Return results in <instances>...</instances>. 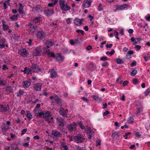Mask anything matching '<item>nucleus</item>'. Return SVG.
I'll return each mask as SVG.
<instances>
[{"label": "nucleus", "instance_id": "f257e3e1", "mask_svg": "<svg viewBox=\"0 0 150 150\" xmlns=\"http://www.w3.org/2000/svg\"><path fill=\"white\" fill-rule=\"evenodd\" d=\"M56 120L59 126V128L61 130L63 129L66 122L64 119L61 117H57Z\"/></svg>", "mask_w": 150, "mask_h": 150}, {"label": "nucleus", "instance_id": "f03ea898", "mask_svg": "<svg viewBox=\"0 0 150 150\" xmlns=\"http://www.w3.org/2000/svg\"><path fill=\"white\" fill-rule=\"evenodd\" d=\"M59 6L60 8L62 10L65 11L69 10L70 7L68 5L67 2L63 0H59Z\"/></svg>", "mask_w": 150, "mask_h": 150}, {"label": "nucleus", "instance_id": "7ed1b4c3", "mask_svg": "<svg viewBox=\"0 0 150 150\" xmlns=\"http://www.w3.org/2000/svg\"><path fill=\"white\" fill-rule=\"evenodd\" d=\"M11 123V121L9 120L7 121L6 122L2 123L1 128L3 132H6L10 128Z\"/></svg>", "mask_w": 150, "mask_h": 150}, {"label": "nucleus", "instance_id": "20e7f679", "mask_svg": "<svg viewBox=\"0 0 150 150\" xmlns=\"http://www.w3.org/2000/svg\"><path fill=\"white\" fill-rule=\"evenodd\" d=\"M51 112L48 111H45L44 113L43 112H38V116H39L40 117H43L45 118V120L46 118L50 117V116L51 115Z\"/></svg>", "mask_w": 150, "mask_h": 150}, {"label": "nucleus", "instance_id": "39448f33", "mask_svg": "<svg viewBox=\"0 0 150 150\" xmlns=\"http://www.w3.org/2000/svg\"><path fill=\"white\" fill-rule=\"evenodd\" d=\"M5 46L8 47V44L6 39L4 38L0 39V48L3 49Z\"/></svg>", "mask_w": 150, "mask_h": 150}, {"label": "nucleus", "instance_id": "423d86ee", "mask_svg": "<svg viewBox=\"0 0 150 150\" xmlns=\"http://www.w3.org/2000/svg\"><path fill=\"white\" fill-rule=\"evenodd\" d=\"M68 112V110L61 107L59 109V113L60 115L63 117H67V114Z\"/></svg>", "mask_w": 150, "mask_h": 150}, {"label": "nucleus", "instance_id": "0eeeda50", "mask_svg": "<svg viewBox=\"0 0 150 150\" xmlns=\"http://www.w3.org/2000/svg\"><path fill=\"white\" fill-rule=\"evenodd\" d=\"M18 53L23 57H27L29 55V53L27 52L26 49L22 48L18 52Z\"/></svg>", "mask_w": 150, "mask_h": 150}, {"label": "nucleus", "instance_id": "6e6552de", "mask_svg": "<svg viewBox=\"0 0 150 150\" xmlns=\"http://www.w3.org/2000/svg\"><path fill=\"white\" fill-rule=\"evenodd\" d=\"M84 130L86 132V133L88 136V138L90 139L93 135V130L90 127H87Z\"/></svg>", "mask_w": 150, "mask_h": 150}, {"label": "nucleus", "instance_id": "1a4fd4ad", "mask_svg": "<svg viewBox=\"0 0 150 150\" xmlns=\"http://www.w3.org/2000/svg\"><path fill=\"white\" fill-rule=\"evenodd\" d=\"M54 58L57 61L63 62L64 59V57L61 53H57L55 55Z\"/></svg>", "mask_w": 150, "mask_h": 150}, {"label": "nucleus", "instance_id": "9d476101", "mask_svg": "<svg viewBox=\"0 0 150 150\" xmlns=\"http://www.w3.org/2000/svg\"><path fill=\"white\" fill-rule=\"evenodd\" d=\"M92 2V0H84L82 4L83 7L84 8H89L91 6Z\"/></svg>", "mask_w": 150, "mask_h": 150}, {"label": "nucleus", "instance_id": "9b49d317", "mask_svg": "<svg viewBox=\"0 0 150 150\" xmlns=\"http://www.w3.org/2000/svg\"><path fill=\"white\" fill-rule=\"evenodd\" d=\"M24 70H21V72H23L24 74H27L28 75L32 74L33 73L30 67L28 68L27 67H25L24 68Z\"/></svg>", "mask_w": 150, "mask_h": 150}, {"label": "nucleus", "instance_id": "f8f14e48", "mask_svg": "<svg viewBox=\"0 0 150 150\" xmlns=\"http://www.w3.org/2000/svg\"><path fill=\"white\" fill-rule=\"evenodd\" d=\"M44 12L46 16H49L54 13V11L52 9H47L46 10H44Z\"/></svg>", "mask_w": 150, "mask_h": 150}, {"label": "nucleus", "instance_id": "ddd939ff", "mask_svg": "<svg viewBox=\"0 0 150 150\" xmlns=\"http://www.w3.org/2000/svg\"><path fill=\"white\" fill-rule=\"evenodd\" d=\"M51 133L52 135L57 138H60L62 136V134L56 130H52Z\"/></svg>", "mask_w": 150, "mask_h": 150}, {"label": "nucleus", "instance_id": "4468645a", "mask_svg": "<svg viewBox=\"0 0 150 150\" xmlns=\"http://www.w3.org/2000/svg\"><path fill=\"white\" fill-rule=\"evenodd\" d=\"M46 33L43 31H38V39L40 40L45 39L46 37Z\"/></svg>", "mask_w": 150, "mask_h": 150}, {"label": "nucleus", "instance_id": "2eb2a0df", "mask_svg": "<svg viewBox=\"0 0 150 150\" xmlns=\"http://www.w3.org/2000/svg\"><path fill=\"white\" fill-rule=\"evenodd\" d=\"M0 109L1 112H6L9 109V106L8 105H4L1 104L0 105Z\"/></svg>", "mask_w": 150, "mask_h": 150}, {"label": "nucleus", "instance_id": "dca6fc26", "mask_svg": "<svg viewBox=\"0 0 150 150\" xmlns=\"http://www.w3.org/2000/svg\"><path fill=\"white\" fill-rule=\"evenodd\" d=\"M83 20V19H80L78 18H75L74 19V24L76 26H80L82 24Z\"/></svg>", "mask_w": 150, "mask_h": 150}, {"label": "nucleus", "instance_id": "f3484780", "mask_svg": "<svg viewBox=\"0 0 150 150\" xmlns=\"http://www.w3.org/2000/svg\"><path fill=\"white\" fill-rule=\"evenodd\" d=\"M50 76L51 78H56L57 76V72L55 71L54 69H52L50 71Z\"/></svg>", "mask_w": 150, "mask_h": 150}, {"label": "nucleus", "instance_id": "a211bd4d", "mask_svg": "<svg viewBox=\"0 0 150 150\" xmlns=\"http://www.w3.org/2000/svg\"><path fill=\"white\" fill-rule=\"evenodd\" d=\"M30 26V31L32 33H34L37 29V26L33 24L30 23L28 24Z\"/></svg>", "mask_w": 150, "mask_h": 150}, {"label": "nucleus", "instance_id": "6ab92c4d", "mask_svg": "<svg viewBox=\"0 0 150 150\" xmlns=\"http://www.w3.org/2000/svg\"><path fill=\"white\" fill-rule=\"evenodd\" d=\"M130 40L132 42H133V44L136 45L142 40V39L141 38H134L133 37H132L131 38Z\"/></svg>", "mask_w": 150, "mask_h": 150}, {"label": "nucleus", "instance_id": "aec40b11", "mask_svg": "<svg viewBox=\"0 0 150 150\" xmlns=\"http://www.w3.org/2000/svg\"><path fill=\"white\" fill-rule=\"evenodd\" d=\"M33 73L38 72V65L37 64H33L30 67Z\"/></svg>", "mask_w": 150, "mask_h": 150}, {"label": "nucleus", "instance_id": "412c9836", "mask_svg": "<svg viewBox=\"0 0 150 150\" xmlns=\"http://www.w3.org/2000/svg\"><path fill=\"white\" fill-rule=\"evenodd\" d=\"M30 83L31 82L30 80L23 81V86L25 88H28L29 87Z\"/></svg>", "mask_w": 150, "mask_h": 150}, {"label": "nucleus", "instance_id": "4be33fe9", "mask_svg": "<svg viewBox=\"0 0 150 150\" xmlns=\"http://www.w3.org/2000/svg\"><path fill=\"white\" fill-rule=\"evenodd\" d=\"M24 93V91L22 89H20L18 91L15 93V94H16L17 96L21 98V96L23 95Z\"/></svg>", "mask_w": 150, "mask_h": 150}, {"label": "nucleus", "instance_id": "5701e85b", "mask_svg": "<svg viewBox=\"0 0 150 150\" xmlns=\"http://www.w3.org/2000/svg\"><path fill=\"white\" fill-rule=\"evenodd\" d=\"M5 88V91L7 94H9L13 92V89L10 86L6 87Z\"/></svg>", "mask_w": 150, "mask_h": 150}, {"label": "nucleus", "instance_id": "b1692460", "mask_svg": "<svg viewBox=\"0 0 150 150\" xmlns=\"http://www.w3.org/2000/svg\"><path fill=\"white\" fill-rule=\"evenodd\" d=\"M54 100L55 102L57 103L58 105H60L61 104L62 102L61 100L57 95L54 96Z\"/></svg>", "mask_w": 150, "mask_h": 150}, {"label": "nucleus", "instance_id": "393cba45", "mask_svg": "<svg viewBox=\"0 0 150 150\" xmlns=\"http://www.w3.org/2000/svg\"><path fill=\"white\" fill-rule=\"evenodd\" d=\"M46 45L47 47L49 48L50 47L54 45V42L52 41H50L47 40L46 42Z\"/></svg>", "mask_w": 150, "mask_h": 150}, {"label": "nucleus", "instance_id": "a878e982", "mask_svg": "<svg viewBox=\"0 0 150 150\" xmlns=\"http://www.w3.org/2000/svg\"><path fill=\"white\" fill-rule=\"evenodd\" d=\"M93 98L98 103H100L102 100L101 98L99 97L98 96L94 95Z\"/></svg>", "mask_w": 150, "mask_h": 150}, {"label": "nucleus", "instance_id": "bb28decb", "mask_svg": "<svg viewBox=\"0 0 150 150\" xmlns=\"http://www.w3.org/2000/svg\"><path fill=\"white\" fill-rule=\"evenodd\" d=\"M67 128L70 132H72L76 127L73 124L71 123L67 125Z\"/></svg>", "mask_w": 150, "mask_h": 150}, {"label": "nucleus", "instance_id": "cd10ccee", "mask_svg": "<svg viewBox=\"0 0 150 150\" xmlns=\"http://www.w3.org/2000/svg\"><path fill=\"white\" fill-rule=\"evenodd\" d=\"M19 6L18 9V11L20 14H23V7L22 4L21 3H19Z\"/></svg>", "mask_w": 150, "mask_h": 150}, {"label": "nucleus", "instance_id": "c85d7f7f", "mask_svg": "<svg viewBox=\"0 0 150 150\" xmlns=\"http://www.w3.org/2000/svg\"><path fill=\"white\" fill-rule=\"evenodd\" d=\"M78 124L82 130H85L86 127H88L87 126H84L82 121L79 122H78Z\"/></svg>", "mask_w": 150, "mask_h": 150}, {"label": "nucleus", "instance_id": "c756f323", "mask_svg": "<svg viewBox=\"0 0 150 150\" xmlns=\"http://www.w3.org/2000/svg\"><path fill=\"white\" fill-rule=\"evenodd\" d=\"M2 28L4 31H6L9 28V26L4 24V21H2Z\"/></svg>", "mask_w": 150, "mask_h": 150}, {"label": "nucleus", "instance_id": "7c9ffc66", "mask_svg": "<svg viewBox=\"0 0 150 150\" xmlns=\"http://www.w3.org/2000/svg\"><path fill=\"white\" fill-rule=\"evenodd\" d=\"M27 113L26 115V117L28 118L29 120H30L32 118L31 113L29 111H26Z\"/></svg>", "mask_w": 150, "mask_h": 150}, {"label": "nucleus", "instance_id": "2f4dec72", "mask_svg": "<svg viewBox=\"0 0 150 150\" xmlns=\"http://www.w3.org/2000/svg\"><path fill=\"white\" fill-rule=\"evenodd\" d=\"M75 139L76 141L79 142H83V139L81 136L80 135H78L76 136L75 137Z\"/></svg>", "mask_w": 150, "mask_h": 150}, {"label": "nucleus", "instance_id": "473e14b6", "mask_svg": "<svg viewBox=\"0 0 150 150\" xmlns=\"http://www.w3.org/2000/svg\"><path fill=\"white\" fill-rule=\"evenodd\" d=\"M120 134L118 132H112V137L113 138H116L118 139H119L120 137Z\"/></svg>", "mask_w": 150, "mask_h": 150}, {"label": "nucleus", "instance_id": "72a5a7b5", "mask_svg": "<svg viewBox=\"0 0 150 150\" xmlns=\"http://www.w3.org/2000/svg\"><path fill=\"white\" fill-rule=\"evenodd\" d=\"M58 1V0H54V3L52 2V3H49L48 4V6L52 7L54 6L55 5L57 4Z\"/></svg>", "mask_w": 150, "mask_h": 150}, {"label": "nucleus", "instance_id": "f704fd0d", "mask_svg": "<svg viewBox=\"0 0 150 150\" xmlns=\"http://www.w3.org/2000/svg\"><path fill=\"white\" fill-rule=\"evenodd\" d=\"M7 81L5 80H3L0 79V86L3 85L5 86L6 85Z\"/></svg>", "mask_w": 150, "mask_h": 150}, {"label": "nucleus", "instance_id": "c9c22d12", "mask_svg": "<svg viewBox=\"0 0 150 150\" xmlns=\"http://www.w3.org/2000/svg\"><path fill=\"white\" fill-rule=\"evenodd\" d=\"M47 55V56L49 57H53V58H54L55 55L54 52H48Z\"/></svg>", "mask_w": 150, "mask_h": 150}, {"label": "nucleus", "instance_id": "e433bc0d", "mask_svg": "<svg viewBox=\"0 0 150 150\" xmlns=\"http://www.w3.org/2000/svg\"><path fill=\"white\" fill-rule=\"evenodd\" d=\"M115 62L118 64H124V61L121 59L117 58L116 59Z\"/></svg>", "mask_w": 150, "mask_h": 150}, {"label": "nucleus", "instance_id": "4c0bfd02", "mask_svg": "<svg viewBox=\"0 0 150 150\" xmlns=\"http://www.w3.org/2000/svg\"><path fill=\"white\" fill-rule=\"evenodd\" d=\"M134 120L133 117L130 116L129 118L128 122L129 123L132 124L133 123Z\"/></svg>", "mask_w": 150, "mask_h": 150}, {"label": "nucleus", "instance_id": "58836bf2", "mask_svg": "<svg viewBox=\"0 0 150 150\" xmlns=\"http://www.w3.org/2000/svg\"><path fill=\"white\" fill-rule=\"evenodd\" d=\"M48 48H47L46 47H44L43 48V53L44 54H47L50 51V49H48Z\"/></svg>", "mask_w": 150, "mask_h": 150}, {"label": "nucleus", "instance_id": "ea45409f", "mask_svg": "<svg viewBox=\"0 0 150 150\" xmlns=\"http://www.w3.org/2000/svg\"><path fill=\"white\" fill-rule=\"evenodd\" d=\"M33 112L35 114V115L38 116V104H36V107L33 110Z\"/></svg>", "mask_w": 150, "mask_h": 150}, {"label": "nucleus", "instance_id": "a19ab883", "mask_svg": "<svg viewBox=\"0 0 150 150\" xmlns=\"http://www.w3.org/2000/svg\"><path fill=\"white\" fill-rule=\"evenodd\" d=\"M142 108H137V112L136 114L139 115L140 113L142 112Z\"/></svg>", "mask_w": 150, "mask_h": 150}, {"label": "nucleus", "instance_id": "79ce46f5", "mask_svg": "<svg viewBox=\"0 0 150 150\" xmlns=\"http://www.w3.org/2000/svg\"><path fill=\"white\" fill-rule=\"evenodd\" d=\"M137 73V71L136 69H133L130 73V75L131 76H134Z\"/></svg>", "mask_w": 150, "mask_h": 150}, {"label": "nucleus", "instance_id": "37998d69", "mask_svg": "<svg viewBox=\"0 0 150 150\" xmlns=\"http://www.w3.org/2000/svg\"><path fill=\"white\" fill-rule=\"evenodd\" d=\"M115 52V51L113 49H112V50L110 52L107 51L106 52V54H109L110 56L112 55Z\"/></svg>", "mask_w": 150, "mask_h": 150}, {"label": "nucleus", "instance_id": "c03bdc74", "mask_svg": "<svg viewBox=\"0 0 150 150\" xmlns=\"http://www.w3.org/2000/svg\"><path fill=\"white\" fill-rule=\"evenodd\" d=\"M10 18L11 21L16 20L18 18L17 17V16L15 15H13V16L10 17Z\"/></svg>", "mask_w": 150, "mask_h": 150}, {"label": "nucleus", "instance_id": "a18cd8bd", "mask_svg": "<svg viewBox=\"0 0 150 150\" xmlns=\"http://www.w3.org/2000/svg\"><path fill=\"white\" fill-rule=\"evenodd\" d=\"M116 82L120 84H121L122 83V81L121 79V78L120 77H118L116 79Z\"/></svg>", "mask_w": 150, "mask_h": 150}, {"label": "nucleus", "instance_id": "49530a36", "mask_svg": "<svg viewBox=\"0 0 150 150\" xmlns=\"http://www.w3.org/2000/svg\"><path fill=\"white\" fill-rule=\"evenodd\" d=\"M114 35L115 38L119 40L120 38L118 37V33L115 30H114Z\"/></svg>", "mask_w": 150, "mask_h": 150}, {"label": "nucleus", "instance_id": "de8ad7c7", "mask_svg": "<svg viewBox=\"0 0 150 150\" xmlns=\"http://www.w3.org/2000/svg\"><path fill=\"white\" fill-rule=\"evenodd\" d=\"M53 119V117H51V116H50V117H49V118L47 117V118H46V120L48 122L50 123L52 122Z\"/></svg>", "mask_w": 150, "mask_h": 150}, {"label": "nucleus", "instance_id": "09e8293b", "mask_svg": "<svg viewBox=\"0 0 150 150\" xmlns=\"http://www.w3.org/2000/svg\"><path fill=\"white\" fill-rule=\"evenodd\" d=\"M108 58L106 56H102L100 59V60L102 61H106L108 60Z\"/></svg>", "mask_w": 150, "mask_h": 150}, {"label": "nucleus", "instance_id": "8fccbe9b", "mask_svg": "<svg viewBox=\"0 0 150 150\" xmlns=\"http://www.w3.org/2000/svg\"><path fill=\"white\" fill-rule=\"evenodd\" d=\"M32 54L34 56L36 57L38 56V49L37 48H36L35 50H34Z\"/></svg>", "mask_w": 150, "mask_h": 150}, {"label": "nucleus", "instance_id": "3c124183", "mask_svg": "<svg viewBox=\"0 0 150 150\" xmlns=\"http://www.w3.org/2000/svg\"><path fill=\"white\" fill-rule=\"evenodd\" d=\"M109 65V63L106 61H105L101 65L102 67H108Z\"/></svg>", "mask_w": 150, "mask_h": 150}, {"label": "nucleus", "instance_id": "603ef678", "mask_svg": "<svg viewBox=\"0 0 150 150\" xmlns=\"http://www.w3.org/2000/svg\"><path fill=\"white\" fill-rule=\"evenodd\" d=\"M38 74H41L42 75L44 73V71H42V69L41 68H38Z\"/></svg>", "mask_w": 150, "mask_h": 150}, {"label": "nucleus", "instance_id": "864d4df0", "mask_svg": "<svg viewBox=\"0 0 150 150\" xmlns=\"http://www.w3.org/2000/svg\"><path fill=\"white\" fill-rule=\"evenodd\" d=\"M31 21L33 22V23H38V17H36L35 18L31 19Z\"/></svg>", "mask_w": 150, "mask_h": 150}, {"label": "nucleus", "instance_id": "5fc2aeb1", "mask_svg": "<svg viewBox=\"0 0 150 150\" xmlns=\"http://www.w3.org/2000/svg\"><path fill=\"white\" fill-rule=\"evenodd\" d=\"M128 5L126 4L121 5V9H122V10H123V9L127 8L128 7Z\"/></svg>", "mask_w": 150, "mask_h": 150}, {"label": "nucleus", "instance_id": "6e6d98bb", "mask_svg": "<svg viewBox=\"0 0 150 150\" xmlns=\"http://www.w3.org/2000/svg\"><path fill=\"white\" fill-rule=\"evenodd\" d=\"M2 67V69L3 70H6L8 69V68L7 67V65L5 64H3Z\"/></svg>", "mask_w": 150, "mask_h": 150}, {"label": "nucleus", "instance_id": "4d7b16f0", "mask_svg": "<svg viewBox=\"0 0 150 150\" xmlns=\"http://www.w3.org/2000/svg\"><path fill=\"white\" fill-rule=\"evenodd\" d=\"M76 31L77 33H81L82 35L84 34V31L81 30H76Z\"/></svg>", "mask_w": 150, "mask_h": 150}, {"label": "nucleus", "instance_id": "13d9d810", "mask_svg": "<svg viewBox=\"0 0 150 150\" xmlns=\"http://www.w3.org/2000/svg\"><path fill=\"white\" fill-rule=\"evenodd\" d=\"M141 48V46L135 45V46L134 47V48L137 50H139Z\"/></svg>", "mask_w": 150, "mask_h": 150}, {"label": "nucleus", "instance_id": "bf43d9fd", "mask_svg": "<svg viewBox=\"0 0 150 150\" xmlns=\"http://www.w3.org/2000/svg\"><path fill=\"white\" fill-rule=\"evenodd\" d=\"M71 18H68L66 19V21L67 23L68 24H71Z\"/></svg>", "mask_w": 150, "mask_h": 150}, {"label": "nucleus", "instance_id": "052dcab7", "mask_svg": "<svg viewBox=\"0 0 150 150\" xmlns=\"http://www.w3.org/2000/svg\"><path fill=\"white\" fill-rule=\"evenodd\" d=\"M42 84V83H38V91L41 90Z\"/></svg>", "mask_w": 150, "mask_h": 150}, {"label": "nucleus", "instance_id": "680f3d73", "mask_svg": "<svg viewBox=\"0 0 150 150\" xmlns=\"http://www.w3.org/2000/svg\"><path fill=\"white\" fill-rule=\"evenodd\" d=\"M81 99L82 100L85 101L87 103H88L89 101V100L87 98H86L85 97H82Z\"/></svg>", "mask_w": 150, "mask_h": 150}, {"label": "nucleus", "instance_id": "e2e57ef3", "mask_svg": "<svg viewBox=\"0 0 150 150\" xmlns=\"http://www.w3.org/2000/svg\"><path fill=\"white\" fill-rule=\"evenodd\" d=\"M27 131V128L23 129L22 131L21 134V135H23Z\"/></svg>", "mask_w": 150, "mask_h": 150}, {"label": "nucleus", "instance_id": "0e129e2a", "mask_svg": "<svg viewBox=\"0 0 150 150\" xmlns=\"http://www.w3.org/2000/svg\"><path fill=\"white\" fill-rule=\"evenodd\" d=\"M138 81L137 79H134L132 80V82L134 84H136L138 82Z\"/></svg>", "mask_w": 150, "mask_h": 150}, {"label": "nucleus", "instance_id": "69168bd1", "mask_svg": "<svg viewBox=\"0 0 150 150\" xmlns=\"http://www.w3.org/2000/svg\"><path fill=\"white\" fill-rule=\"evenodd\" d=\"M135 134L136 137L138 138H140L141 136V135L140 134L139 132H136L135 133Z\"/></svg>", "mask_w": 150, "mask_h": 150}, {"label": "nucleus", "instance_id": "338daca9", "mask_svg": "<svg viewBox=\"0 0 150 150\" xmlns=\"http://www.w3.org/2000/svg\"><path fill=\"white\" fill-rule=\"evenodd\" d=\"M136 62L135 61H134L130 64V66L131 67H134L136 65Z\"/></svg>", "mask_w": 150, "mask_h": 150}, {"label": "nucleus", "instance_id": "774afa93", "mask_svg": "<svg viewBox=\"0 0 150 150\" xmlns=\"http://www.w3.org/2000/svg\"><path fill=\"white\" fill-rule=\"evenodd\" d=\"M129 83V81H125L123 83L122 85L124 86H125Z\"/></svg>", "mask_w": 150, "mask_h": 150}]
</instances>
